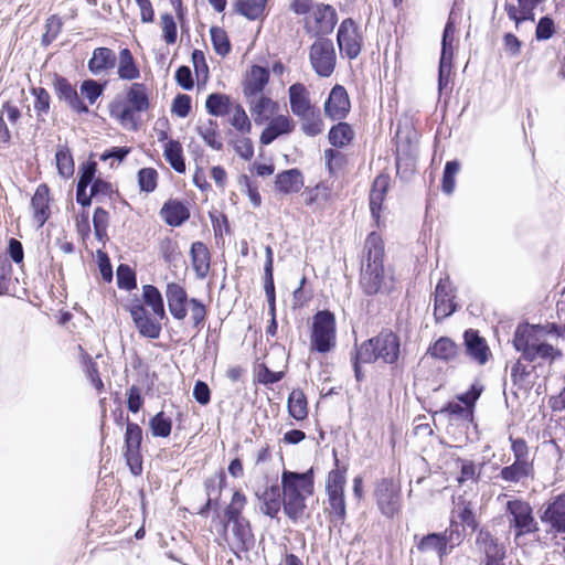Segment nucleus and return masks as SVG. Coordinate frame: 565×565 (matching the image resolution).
<instances>
[{
    "mask_svg": "<svg viewBox=\"0 0 565 565\" xmlns=\"http://www.w3.org/2000/svg\"><path fill=\"white\" fill-rule=\"evenodd\" d=\"M227 115L228 122L235 130L242 135H247L250 132L252 122L242 105L235 103Z\"/></svg>",
    "mask_w": 565,
    "mask_h": 565,
    "instance_id": "42",
    "label": "nucleus"
},
{
    "mask_svg": "<svg viewBox=\"0 0 565 565\" xmlns=\"http://www.w3.org/2000/svg\"><path fill=\"white\" fill-rule=\"evenodd\" d=\"M210 33L215 52L223 56L226 55L231 50L226 32L221 28L213 26Z\"/></svg>",
    "mask_w": 565,
    "mask_h": 565,
    "instance_id": "54",
    "label": "nucleus"
},
{
    "mask_svg": "<svg viewBox=\"0 0 565 565\" xmlns=\"http://www.w3.org/2000/svg\"><path fill=\"white\" fill-rule=\"evenodd\" d=\"M454 35H455V25L449 20L445 26L444 34H443L441 56H440L439 65L444 66V64H445L446 67H450V68H451L452 55H454L452 45H451Z\"/></svg>",
    "mask_w": 565,
    "mask_h": 565,
    "instance_id": "45",
    "label": "nucleus"
},
{
    "mask_svg": "<svg viewBox=\"0 0 565 565\" xmlns=\"http://www.w3.org/2000/svg\"><path fill=\"white\" fill-rule=\"evenodd\" d=\"M33 218L38 227H42L50 217V190L46 184H40L31 199Z\"/></svg>",
    "mask_w": 565,
    "mask_h": 565,
    "instance_id": "26",
    "label": "nucleus"
},
{
    "mask_svg": "<svg viewBox=\"0 0 565 565\" xmlns=\"http://www.w3.org/2000/svg\"><path fill=\"white\" fill-rule=\"evenodd\" d=\"M109 221V214L103 207H97L93 215V224L95 234L97 237H102L106 234Z\"/></svg>",
    "mask_w": 565,
    "mask_h": 565,
    "instance_id": "61",
    "label": "nucleus"
},
{
    "mask_svg": "<svg viewBox=\"0 0 565 565\" xmlns=\"http://www.w3.org/2000/svg\"><path fill=\"white\" fill-rule=\"evenodd\" d=\"M509 527L514 530V540L539 531L531 504L522 499L509 500L505 503Z\"/></svg>",
    "mask_w": 565,
    "mask_h": 565,
    "instance_id": "7",
    "label": "nucleus"
},
{
    "mask_svg": "<svg viewBox=\"0 0 565 565\" xmlns=\"http://www.w3.org/2000/svg\"><path fill=\"white\" fill-rule=\"evenodd\" d=\"M540 519L548 527L546 532L554 536L565 533V493L556 495L543 507Z\"/></svg>",
    "mask_w": 565,
    "mask_h": 565,
    "instance_id": "14",
    "label": "nucleus"
},
{
    "mask_svg": "<svg viewBox=\"0 0 565 565\" xmlns=\"http://www.w3.org/2000/svg\"><path fill=\"white\" fill-rule=\"evenodd\" d=\"M196 131L204 142L213 150L220 151L223 149V142L220 135V128L216 120L212 118L200 119L196 125Z\"/></svg>",
    "mask_w": 565,
    "mask_h": 565,
    "instance_id": "31",
    "label": "nucleus"
},
{
    "mask_svg": "<svg viewBox=\"0 0 565 565\" xmlns=\"http://www.w3.org/2000/svg\"><path fill=\"white\" fill-rule=\"evenodd\" d=\"M149 108L148 88L142 83H134L127 90L126 102H115L109 113L121 126L135 129L137 127V113Z\"/></svg>",
    "mask_w": 565,
    "mask_h": 565,
    "instance_id": "4",
    "label": "nucleus"
},
{
    "mask_svg": "<svg viewBox=\"0 0 565 565\" xmlns=\"http://www.w3.org/2000/svg\"><path fill=\"white\" fill-rule=\"evenodd\" d=\"M511 441V450L514 456V460L522 461V462H532L529 458V447L524 439L522 438H512L510 437Z\"/></svg>",
    "mask_w": 565,
    "mask_h": 565,
    "instance_id": "63",
    "label": "nucleus"
},
{
    "mask_svg": "<svg viewBox=\"0 0 565 565\" xmlns=\"http://www.w3.org/2000/svg\"><path fill=\"white\" fill-rule=\"evenodd\" d=\"M117 284L119 288L132 289L136 287V275L128 265H119L117 268Z\"/></svg>",
    "mask_w": 565,
    "mask_h": 565,
    "instance_id": "57",
    "label": "nucleus"
},
{
    "mask_svg": "<svg viewBox=\"0 0 565 565\" xmlns=\"http://www.w3.org/2000/svg\"><path fill=\"white\" fill-rule=\"evenodd\" d=\"M161 26L163 31L164 41L168 44H173L177 41V24L171 14L164 13L161 15Z\"/></svg>",
    "mask_w": 565,
    "mask_h": 565,
    "instance_id": "59",
    "label": "nucleus"
},
{
    "mask_svg": "<svg viewBox=\"0 0 565 565\" xmlns=\"http://www.w3.org/2000/svg\"><path fill=\"white\" fill-rule=\"evenodd\" d=\"M365 263L362 264L360 285L367 295L388 292L393 288V276L383 265L384 243L382 237L372 232L369 234L365 246Z\"/></svg>",
    "mask_w": 565,
    "mask_h": 565,
    "instance_id": "1",
    "label": "nucleus"
},
{
    "mask_svg": "<svg viewBox=\"0 0 565 565\" xmlns=\"http://www.w3.org/2000/svg\"><path fill=\"white\" fill-rule=\"evenodd\" d=\"M447 539L440 534H428L424 536L417 545L422 552L436 551L440 558L447 554Z\"/></svg>",
    "mask_w": 565,
    "mask_h": 565,
    "instance_id": "44",
    "label": "nucleus"
},
{
    "mask_svg": "<svg viewBox=\"0 0 565 565\" xmlns=\"http://www.w3.org/2000/svg\"><path fill=\"white\" fill-rule=\"evenodd\" d=\"M390 186V177L380 174L375 178L370 193V210L372 216L379 222L380 211L384 201L385 193Z\"/></svg>",
    "mask_w": 565,
    "mask_h": 565,
    "instance_id": "32",
    "label": "nucleus"
},
{
    "mask_svg": "<svg viewBox=\"0 0 565 565\" xmlns=\"http://www.w3.org/2000/svg\"><path fill=\"white\" fill-rule=\"evenodd\" d=\"M158 183V172L153 168H142L138 172V184L141 191L153 192Z\"/></svg>",
    "mask_w": 565,
    "mask_h": 565,
    "instance_id": "53",
    "label": "nucleus"
},
{
    "mask_svg": "<svg viewBox=\"0 0 565 565\" xmlns=\"http://www.w3.org/2000/svg\"><path fill=\"white\" fill-rule=\"evenodd\" d=\"M166 297L172 317L183 320L188 315L186 305L190 301L185 289L178 282H169L166 287Z\"/></svg>",
    "mask_w": 565,
    "mask_h": 565,
    "instance_id": "19",
    "label": "nucleus"
},
{
    "mask_svg": "<svg viewBox=\"0 0 565 565\" xmlns=\"http://www.w3.org/2000/svg\"><path fill=\"white\" fill-rule=\"evenodd\" d=\"M246 504V497L241 491H235L233 493L231 503L226 507L224 511V516L227 522L237 521L243 519L241 513Z\"/></svg>",
    "mask_w": 565,
    "mask_h": 565,
    "instance_id": "51",
    "label": "nucleus"
},
{
    "mask_svg": "<svg viewBox=\"0 0 565 565\" xmlns=\"http://www.w3.org/2000/svg\"><path fill=\"white\" fill-rule=\"evenodd\" d=\"M311 344L321 353L330 351L335 345V320L330 311H319L313 317Z\"/></svg>",
    "mask_w": 565,
    "mask_h": 565,
    "instance_id": "8",
    "label": "nucleus"
},
{
    "mask_svg": "<svg viewBox=\"0 0 565 565\" xmlns=\"http://www.w3.org/2000/svg\"><path fill=\"white\" fill-rule=\"evenodd\" d=\"M337 40L341 53L348 58L354 60L361 53L363 44L362 33L352 19H345L341 22Z\"/></svg>",
    "mask_w": 565,
    "mask_h": 565,
    "instance_id": "11",
    "label": "nucleus"
},
{
    "mask_svg": "<svg viewBox=\"0 0 565 565\" xmlns=\"http://www.w3.org/2000/svg\"><path fill=\"white\" fill-rule=\"evenodd\" d=\"M235 152L244 160H250L254 156V146L252 140L245 135L232 140Z\"/></svg>",
    "mask_w": 565,
    "mask_h": 565,
    "instance_id": "56",
    "label": "nucleus"
},
{
    "mask_svg": "<svg viewBox=\"0 0 565 565\" xmlns=\"http://www.w3.org/2000/svg\"><path fill=\"white\" fill-rule=\"evenodd\" d=\"M160 253L167 263H173L180 256L178 244L170 238H164L161 241Z\"/></svg>",
    "mask_w": 565,
    "mask_h": 565,
    "instance_id": "64",
    "label": "nucleus"
},
{
    "mask_svg": "<svg viewBox=\"0 0 565 565\" xmlns=\"http://www.w3.org/2000/svg\"><path fill=\"white\" fill-rule=\"evenodd\" d=\"M353 138V130L347 122H339L329 132V140L334 147H344Z\"/></svg>",
    "mask_w": 565,
    "mask_h": 565,
    "instance_id": "48",
    "label": "nucleus"
},
{
    "mask_svg": "<svg viewBox=\"0 0 565 565\" xmlns=\"http://www.w3.org/2000/svg\"><path fill=\"white\" fill-rule=\"evenodd\" d=\"M350 99L347 89L342 85H335L324 103V113L333 120L342 119L350 110Z\"/></svg>",
    "mask_w": 565,
    "mask_h": 565,
    "instance_id": "16",
    "label": "nucleus"
},
{
    "mask_svg": "<svg viewBox=\"0 0 565 565\" xmlns=\"http://www.w3.org/2000/svg\"><path fill=\"white\" fill-rule=\"evenodd\" d=\"M545 0H518V7L507 1L505 10L508 17L515 22L519 28L522 21H534V9Z\"/></svg>",
    "mask_w": 565,
    "mask_h": 565,
    "instance_id": "29",
    "label": "nucleus"
},
{
    "mask_svg": "<svg viewBox=\"0 0 565 565\" xmlns=\"http://www.w3.org/2000/svg\"><path fill=\"white\" fill-rule=\"evenodd\" d=\"M129 312L136 328L141 335L149 339H158L160 337V322L150 318L148 311L142 305L136 303L130 306Z\"/></svg>",
    "mask_w": 565,
    "mask_h": 565,
    "instance_id": "17",
    "label": "nucleus"
},
{
    "mask_svg": "<svg viewBox=\"0 0 565 565\" xmlns=\"http://www.w3.org/2000/svg\"><path fill=\"white\" fill-rule=\"evenodd\" d=\"M309 60L313 71L321 77H329L337 63V54L331 40L317 39L309 51Z\"/></svg>",
    "mask_w": 565,
    "mask_h": 565,
    "instance_id": "9",
    "label": "nucleus"
},
{
    "mask_svg": "<svg viewBox=\"0 0 565 565\" xmlns=\"http://www.w3.org/2000/svg\"><path fill=\"white\" fill-rule=\"evenodd\" d=\"M467 354L479 364H484L490 355V349L477 331L470 329L463 334Z\"/></svg>",
    "mask_w": 565,
    "mask_h": 565,
    "instance_id": "27",
    "label": "nucleus"
},
{
    "mask_svg": "<svg viewBox=\"0 0 565 565\" xmlns=\"http://www.w3.org/2000/svg\"><path fill=\"white\" fill-rule=\"evenodd\" d=\"M260 501V511L270 518H277L282 500L281 493L277 486H271L265 489V491L259 495Z\"/></svg>",
    "mask_w": 565,
    "mask_h": 565,
    "instance_id": "34",
    "label": "nucleus"
},
{
    "mask_svg": "<svg viewBox=\"0 0 565 565\" xmlns=\"http://www.w3.org/2000/svg\"><path fill=\"white\" fill-rule=\"evenodd\" d=\"M235 103L228 95L221 93L210 94L205 102V108L212 116L222 117L230 113Z\"/></svg>",
    "mask_w": 565,
    "mask_h": 565,
    "instance_id": "38",
    "label": "nucleus"
},
{
    "mask_svg": "<svg viewBox=\"0 0 565 565\" xmlns=\"http://www.w3.org/2000/svg\"><path fill=\"white\" fill-rule=\"evenodd\" d=\"M281 488L284 512L292 522H297L305 514L307 498L313 493V469L302 473L284 470Z\"/></svg>",
    "mask_w": 565,
    "mask_h": 565,
    "instance_id": "2",
    "label": "nucleus"
},
{
    "mask_svg": "<svg viewBox=\"0 0 565 565\" xmlns=\"http://www.w3.org/2000/svg\"><path fill=\"white\" fill-rule=\"evenodd\" d=\"M54 89L57 98L64 102L72 110L83 114L88 111V107L81 100L77 90L64 77H56Z\"/></svg>",
    "mask_w": 565,
    "mask_h": 565,
    "instance_id": "21",
    "label": "nucleus"
},
{
    "mask_svg": "<svg viewBox=\"0 0 565 565\" xmlns=\"http://www.w3.org/2000/svg\"><path fill=\"white\" fill-rule=\"evenodd\" d=\"M171 111L180 118H185L191 111V97L185 94L178 95L173 99Z\"/></svg>",
    "mask_w": 565,
    "mask_h": 565,
    "instance_id": "62",
    "label": "nucleus"
},
{
    "mask_svg": "<svg viewBox=\"0 0 565 565\" xmlns=\"http://www.w3.org/2000/svg\"><path fill=\"white\" fill-rule=\"evenodd\" d=\"M269 120L268 126L259 137L263 145H270L279 136L290 134L294 130V121L288 115L273 116Z\"/></svg>",
    "mask_w": 565,
    "mask_h": 565,
    "instance_id": "23",
    "label": "nucleus"
},
{
    "mask_svg": "<svg viewBox=\"0 0 565 565\" xmlns=\"http://www.w3.org/2000/svg\"><path fill=\"white\" fill-rule=\"evenodd\" d=\"M399 355V339L391 332H381L361 344L358 349V360L373 363L382 360L385 363H395Z\"/></svg>",
    "mask_w": 565,
    "mask_h": 565,
    "instance_id": "5",
    "label": "nucleus"
},
{
    "mask_svg": "<svg viewBox=\"0 0 565 565\" xmlns=\"http://www.w3.org/2000/svg\"><path fill=\"white\" fill-rule=\"evenodd\" d=\"M460 170V163L456 160L448 161L445 166L443 175V191L447 194H451L455 190V177Z\"/></svg>",
    "mask_w": 565,
    "mask_h": 565,
    "instance_id": "55",
    "label": "nucleus"
},
{
    "mask_svg": "<svg viewBox=\"0 0 565 565\" xmlns=\"http://www.w3.org/2000/svg\"><path fill=\"white\" fill-rule=\"evenodd\" d=\"M454 518L459 519L461 523L467 527H470L472 530L477 527V521L472 512V505L470 502L463 499L457 502L456 508L454 510Z\"/></svg>",
    "mask_w": 565,
    "mask_h": 565,
    "instance_id": "50",
    "label": "nucleus"
},
{
    "mask_svg": "<svg viewBox=\"0 0 565 565\" xmlns=\"http://www.w3.org/2000/svg\"><path fill=\"white\" fill-rule=\"evenodd\" d=\"M429 353L435 359L449 362L458 358L460 349L449 338H440L429 348Z\"/></svg>",
    "mask_w": 565,
    "mask_h": 565,
    "instance_id": "37",
    "label": "nucleus"
},
{
    "mask_svg": "<svg viewBox=\"0 0 565 565\" xmlns=\"http://www.w3.org/2000/svg\"><path fill=\"white\" fill-rule=\"evenodd\" d=\"M533 462L514 460L512 465L503 467L499 477L510 483H518L521 480L533 476Z\"/></svg>",
    "mask_w": 565,
    "mask_h": 565,
    "instance_id": "35",
    "label": "nucleus"
},
{
    "mask_svg": "<svg viewBox=\"0 0 565 565\" xmlns=\"http://www.w3.org/2000/svg\"><path fill=\"white\" fill-rule=\"evenodd\" d=\"M543 331V328L540 326L526 324L518 327L514 333L513 345L516 351L522 353L524 360L530 362L542 360L551 363L562 355L558 349L541 339Z\"/></svg>",
    "mask_w": 565,
    "mask_h": 565,
    "instance_id": "3",
    "label": "nucleus"
},
{
    "mask_svg": "<svg viewBox=\"0 0 565 565\" xmlns=\"http://www.w3.org/2000/svg\"><path fill=\"white\" fill-rule=\"evenodd\" d=\"M267 0H238L235 3L236 11L249 20L258 19L266 6Z\"/></svg>",
    "mask_w": 565,
    "mask_h": 565,
    "instance_id": "46",
    "label": "nucleus"
},
{
    "mask_svg": "<svg viewBox=\"0 0 565 565\" xmlns=\"http://www.w3.org/2000/svg\"><path fill=\"white\" fill-rule=\"evenodd\" d=\"M56 167L63 178H68L74 173V161L71 151L65 146H60L55 153Z\"/></svg>",
    "mask_w": 565,
    "mask_h": 565,
    "instance_id": "49",
    "label": "nucleus"
},
{
    "mask_svg": "<svg viewBox=\"0 0 565 565\" xmlns=\"http://www.w3.org/2000/svg\"><path fill=\"white\" fill-rule=\"evenodd\" d=\"M142 298L146 305L152 309L156 318L159 320L166 318L163 298L157 287L152 285H145L142 287Z\"/></svg>",
    "mask_w": 565,
    "mask_h": 565,
    "instance_id": "39",
    "label": "nucleus"
},
{
    "mask_svg": "<svg viewBox=\"0 0 565 565\" xmlns=\"http://www.w3.org/2000/svg\"><path fill=\"white\" fill-rule=\"evenodd\" d=\"M338 22L337 12L329 4H317L305 19V29L313 35L331 33Z\"/></svg>",
    "mask_w": 565,
    "mask_h": 565,
    "instance_id": "10",
    "label": "nucleus"
},
{
    "mask_svg": "<svg viewBox=\"0 0 565 565\" xmlns=\"http://www.w3.org/2000/svg\"><path fill=\"white\" fill-rule=\"evenodd\" d=\"M269 81V71L266 67L259 65H253L245 75L243 82V94L244 97H253L256 95H263L264 88Z\"/></svg>",
    "mask_w": 565,
    "mask_h": 565,
    "instance_id": "20",
    "label": "nucleus"
},
{
    "mask_svg": "<svg viewBox=\"0 0 565 565\" xmlns=\"http://www.w3.org/2000/svg\"><path fill=\"white\" fill-rule=\"evenodd\" d=\"M142 441V429L136 423H127L125 433V458L130 471L139 476L142 471V459L140 455V445Z\"/></svg>",
    "mask_w": 565,
    "mask_h": 565,
    "instance_id": "12",
    "label": "nucleus"
},
{
    "mask_svg": "<svg viewBox=\"0 0 565 565\" xmlns=\"http://www.w3.org/2000/svg\"><path fill=\"white\" fill-rule=\"evenodd\" d=\"M104 86L98 84L94 79L84 81L81 85V93L84 97L89 102V104H94L98 97L103 94Z\"/></svg>",
    "mask_w": 565,
    "mask_h": 565,
    "instance_id": "58",
    "label": "nucleus"
},
{
    "mask_svg": "<svg viewBox=\"0 0 565 565\" xmlns=\"http://www.w3.org/2000/svg\"><path fill=\"white\" fill-rule=\"evenodd\" d=\"M192 267L198 279H205L211 267V254L202 242H194L190 250Z\"/></svg>",
    "mask_w": 565,
    "mask_h": 565,
    "instance_id": "28",
    "label": "nucleus"
},
{
    "mask_svg": "<svg viewBox=\"0 0 565 565\" xmlns=\"http://www.w3.org/2000/svg\"><path fill=\"white\" fill-rule=\"evenodd\" d=\"M434 316L437 321L443 320L456 310L454 302V288L448 277L439 279L434 295Z\"/></svg>",
    "mask_w": 565,
    "mask_h": 565,
    "instance_id": "15",
    "label": "nucleus"
},
{
    "mask_svg": "<svg viewBox=\"0 0 565 565\" xmlns=\"http://www.w3.org/2000/svg\"><path fill=\"white\" fill-rule=\"evenodd\" d=\"M288 95L290 109L297 117L308 115L316 108L310 102L309 90L301 83L292 84L288 88Z\"/></svg>",
    "mask_w": 565,
    "mask_h": 565,
    "instance_id": "25",
    "label": "nucleus"
},
{
    "mask_svg": "<svg viewBox=\"0 0 565 565\" xmlns=\"http://www.w3.org/2000/svg\"><path fill=\"white\" fill-rule=\"evenodd\" d=\"M117 56L115 52L108 47H97L93 51V55L88 61V70L93 75H107L116 66Z\"/></svg>",
    "mask_w": 565,
    "mask_h": 565,
    "instance_id": "22",
    "label": "nucleus"
},
{
    "mask_svg": "<svg viewBox=\"0 0 565 565\" xmlns=\"http://www.w3.org/2000/svg\"><path fill=\"white\" fill-rule=\"evenodd\" d=\"M555 33L554 21L550 17H543L540 19L536 30L535 38L539 41H545L551 39Z\"/></svg>",
    "mask_w": 565,
    "mask_h": 565,
    "instance_id": "60",
    "label": "nucleus"
},
{
    "mask_svg": "<svg viewBox=\"0 0 565 565\" xmlns=\"http://www.w3.org/2000/svg\"><path fill=\"white\" fill-rule=\"evenodd\" d=\"M480 395V391H476L475 388L472 392L466 393L459 397V399L466 404V406H462L459 403H449L447 407L441 409V413H448L450 415L455 416H461V417H469L471 416V411L468 408L469 405L473 404Z\"/></svg>",
    "mask_w": 565,
    "mask_h": 565,
    "instance_id": "43",
    "label": "nucleus"
},
{
    "mask_svg": "<svg viewBox=\"0 0 565 565\" xmlns=\"http://www.w3.org/2000/svg\"><path fill=\"white\" fill-rule=\"evenodd\" d=\"M374 494L381 512L388 518L399 511L401 489L392 479H382L376 483Z\"/></svg>",
    "mask_w": 565,
    "mask_h": 565,
    "instance_id": "13",
    "label": "nucleus"
},
{
    "mask_svg": "<svg viewBox=\"0 0 565 565\" xmlns=\"http://www.w3.org/2000/svg\"><path fill=\"white\" fill-rule=\"evenodd\" d=\"M149 426L153 436L168 437L171 434L172 422L163 412H160L150 419Z\"/></svg>",
    "mask_w": 565,
    "mask_h": 565,
    "instance_id": "52",
    "label": "nucleus"
},
{
    "mask_svg": "<svg viewBox=\"0 0 565 565\" xmlns=\"http://www.w3.org/2000/svg\"><path fill=\"white\" fill-rule=\"evenodd\" d=\"M160 215L168 225L180 226L190 217V212L184 203L169 200L163 204Z\"/></svg>",
    "mask_w": 565,
    "mask_h": 565,
    "instance_id": "30",
    "label": "nucleus"
},
{
    "mask_svg": "<svg viewBox=\"0 0 565 565\" xmlns=\"http://www.w3.org/2000/svg\"><path fill=\"white\" fill-rule=\"evenodd\" d=\"M275 186L282 194L298 192L303 186V178L299 170L290 169L276 175Z\"/></svg>",
    "mask_w": 565,
    "mask_h": 565,
    "instance_id": "33",
    "label": "nucleus"
},
{
    "mask_svg": "<svg viewBox=\"0 0 565 565\" xmlns=\"http://www.w3.org/2000/svg\"><path fill=\"white\" fill-rule=\"evenodd\" d=\"M288 413L296 420H302L308 416L307 398L302 391L294 390L288 397Z\"/></svg>",
    "mask_w": 565,
    "mask_h": 565,
    "instance_id": "40",
    "label": "nucleus"
},
{
    "mask_svg": "<svg viewBox=\"0 0 565 565\" xmlns=\"http://www.w3.org/2000/svg\"><path fill=\"white\" fill-rule=\"evenodd\" d=\"M476 543L486 554L487 565H499V562L504 557V547L499 544L498 540L490 532L481 530L478 533Z\"/></svg>",
    "mask_w": 565,
    "mask_h": 565,
    "instance_id": "24",
    "label": "nucleus"
},
{
    "mask_svg": "<svg viewBox=\"0 0 565 565\" xmlns=\"http://www.w3.org/2000/svg\"><path fill=\"white\" fill-rule=\"evenodd\" d=\"M302 119L301 129L307 136H317L323 130V121L318 108L310 110V114L298 116Z\"/></svg>",
    "mask_w": 565,
    "mask_h": 565,
    "instance_id": "47",
    "label": "nucleus"
},
{
    "mask_svg": "<svg viewBox=\"0 0 565 565\" xmlns=\"http://www.w3.org/2000/svg\"><path fill=\"white\" fill-rule=\"evenodd\" d=\"M118 68L117 74L120 79L134 81L140 77V71L135 62V58L128 49H122L117 57Z\"/></svg>",
    "mask_w": 565,
    "mask_h": 565,
    "instance_id": "36",
    "label": "nucleus"
},
{
    "mask_svg": "<svg viewBox=\"0 0 565 565\" xmlns=\"http://www.w3.org/2000/svg\"><path fill=\"white\" fill-rule=\"evenodd\" d=\"M245 99L250 115L257 125L268 121L277 113L278 104L264 94L246 97Z\"/></svg>",
    "mask_w": 565,
    "mask_h": 565,
    "instance_id": "18",
    "label": "nucleus"
},
{
    "mask_svg": "<svg viewBox=\"0 0 565 565\" xmlns=\"http://www.w3.org/2000/svg\"><path fill=\"white\" fill-rule=\"evenodd\" d=\"M334 455V469L327 477L326 491L328 494V511L331 520L335 523L343 524L347 518V505L344 498V487L347 483V467H340L337 452Z\"/></svg>",
    "mask_w": 565,
    "mask_h": 565,
    "instance_id": "6",
    "label": "nucleus"
},
{
    "mask_svg": "<svg viewBox=\"0 0 565 565\" xmlns=\"http://www.w3.org/2000/svg\"><path fill=\"white\" fill-rule=\"evenodd\" d=\"M163 156L177 172L183 173L185 171L183 150L178 140H169L164 145Z\"/></svg>",
    "mask_w": 565,
    "mask_h": 565,
    "instance_id": "41",
    "label": "nucleus"
}]
</instances>
